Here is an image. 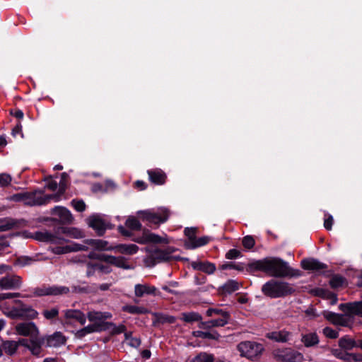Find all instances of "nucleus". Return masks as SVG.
<instances>
[{
  "label": "nucleus",
  "mask_w": 362,
  "mask_h": 362,
  "mask_svg": "<svg viewBox=\"0 0 362 362\" xmlns=\"http://www.w3.org/2000/svg\"><path fill=\"white\" fill-rule=\"evenodd\" d=\"M252 270L260 271L274 277H286L294 275L288 262L281 258L269 257L257 260L250 264Z\"/></svg>",
  "instance_id": "1"
},
{
  "label": "nucleus",
  "mask_w": 362,
  "mask_h": 362,
  "mask_svg": "<svg viewBox=\"0 0 362 362\" xmlns=\"http://www.w3.org/2000/svg\"><path fill=\"white\" fill-rule=\"evenodd\" d=\"M263 293L270 298H281L294 291L293 287L287 282L270 280L262 288Z\"/></svg>",
  "instance_id": "2"
},
{
  "label": "nucleus",
  "mask_w": 362,
  "mask_h": 362,
  "mask_svg": "<svg viewBox=\"0 0 362 362\" xmlns=\"http://www.w3.org/2000/svg\"><path fill=\"white\" fill-rule=\"evenodd\" d=\"M147 251L148 254L145 258V263L148 267H153L160 262L178 259L177 257L173 255L175 250L171 247H168L164 250L157 248L148 249Z\"/></svg>",
  "instance_id": "3"
},
{
  "label": "nucleus",
  "mask_w": 362,
  "mask_h": 362,
  "mask_svg": "<svg viewBox=\"0 0 362 362\" xmlns=\"http://www.w3.org/2000/svg\"><path fill=\"white\" fill-rule=\"evenodd\" d=\"M60 200V195L57 194H45L42 190H35L26 192L25 205L40 206L45 205L52 201L57 202Z\"/></svg>",
  "instance_id": "4"
},
{
  "label": "nucleus",
  "mask_w": 362,
  "mask_h": 362,
  "mask_svg": "<svg viewBox=\"0 0 362 362\" xmlns=\"http://www.w3.org/2000/svg\"><path fill=\"white\" fill-rule=\"evenodd\" d=\"M138 214L144 221H146L149 223L160 224L168 220L170 212L168 209L160 207L157 209L139 211Z\"/></svg>",
  "instance_id": "5"
},
{
  "label": "nucleus",
  "mask_w": 362,
  "mask_h": 362,
  "mask_svg": "<svg viewBox=\"0 0 362 362\" xmlns=\"http://www.w3.org/2000/svg\"><path fill=\"white\" fill-rule=\"evenodd\" d=\"M274 358L281 362H303L304 356L302 353L291 348L277 349L272 353Z\"/></svg>",
  "instance_id": "6"
},
{
  "label": "nucleus",
  "mask_w": 362,
  "mask_h": 362,
  "mask_svg": "<svg viewBox=\"0 0 362 362\" xmlns=\"http://www.w3.org/2000/svg\"><path fill=\"white\" fill-rule=\"evenodd\" d=\"M238 349L242 356L254 359L260 355L264 350L262 344L255 341H242L238 345Z\"/></svg>",
  "instance_id": "7"
},
{
  "label": "nucleus",
  "mask_w": 362,
  "mask_h": 362,
  "mask_svg": "<svg viewBox=\"0 0 362 362\" xmlns=\"http://www.w3.org/2000/svg\"><path fill=\"white\" fill-rule=\"evenodd\" d=\"M88 225L95 230L98 235H103L110 228V221L104 215L93 214L87 219Z\"/></svg>",
  "instance_id": "8"
},
{
  "label": "nucleus",
  "mask_w": 362,
  "mask_h": 362,
  "mask_svg": "<svg viewBox=\"0 0 362 362\" xmlns=\"http://www.w3.org/2000/svg\"><path fill=\"white\" fill-rule=\"evenodd\" d=\"M90 258H95L105 262L107 264L115 265L119 268H122L124 269H132L133 267L131 266L127 260L123 257H114L110 255H107L105 254L98 255L95 256L93 253L89 254Z\"/></svg>",
  "instance_id": "9"
},
{
  "label": "nucleus",
  "mask_w": 362,
  "mask_h": 362,
  "mask_svg": "<svg viewBox=\"0 0 362 362\" xmlns=\"http://www.w3.org/2000/svg\"><path fill=\"white\" fill-rule=\"evenodd\" d=\"M57 235L62 238L60 244L69 242V239H81L85 236L82 230L74 227H59Z\"/></svg>",
  "instance_id": "10"
},
{
  "label": "nucleus",
  "mask_w": 362,
  "mask_h": 362,
  "mask_svg": "<svg viewBox=\"0 0 362 362\" xmlns=\"http://www.w3.org/2000/svg\"><path fill=\"white\" fill-rule=\"evenodd\" d=\"M326 319L334 325L343 327H348L353 322V318L349 313L337 314L334 313H327L325 315Z\"/></svg>",
  "instance_id": "11"
},
{
  "label": "nucleus",
  "mask_w": 362,
  "mask_h": 362,
  "mask_svg": "<svg viewBox=\"0 0 362 362\" xmlns=\"http://www.w3.org/2000/svg\"><path fill=\"white\" fill-rule=\"evenodd\" d=\"M69 292V288L62 286H51L38 288L35 290V293L38 296H57L66 294Z\"/></svg>",
  "instance_id": "12"
},
{
  "label": "nucleus",
  "mask_w": 362,
  "mask_h": 362,
  "mask_svg": "<svg viewBox=\"0 0 362 362\" xmlns=\"http://www.w3.org/2000/svg\"><path fill=\"white\" fill-rule=\"evenodd\" d=\"M16 332L22 336L36 337L39 333L38 329L34 322H21L16 326Z\"/></svg>",
  "instance_id": "13"
},
{
  "label": "nucleus",
  "mask_w": 362,
  "mask_h": 362,
  "mask_svg": "<svg viewBox=\"0 0 362 362\" xmlns=\"http://www.w3.org/2000/svg\"><path fill=\"white\" fill-rule=\"evenodd\" d=\"M339 308L343 313L350 314L353 319L355 315L362 317V301L341 303Z\"/></svg>",
  "instance_id": "14"
},
{
  "label": "nucleus",
  "mask_w": 362,
  "mask_h": 362,
  "mask_svg": "<svg viewBox=\"0 0 362 362\" xmlns=\"http://www.w3.org/2000/svg\"><path fill=\"white\" fill-rule=\"evenodd\" d=\"M33 238L38 241L59 245L60 244V240H62V238L57 235V230L54 233L47 230L37 231L34 233Z\"/></svg>",
  "instance_id": "15"
},
{
  "label": "nucleus",
  "mask_w": 362,
  "mask_h": 362,
  "mask_svg": "<svg viewBox=\"0 0 362 362\" xmlns=\"http://www.w3.org/2000/svg\"><path fill=\"white\" fill-rule=\"evenodd\" d=\"M88 248L85 245L72 243L65 246H57L52 248V252L56 255L66 254L71 252L87 250Z\"/></svg>",
  "instance_id": "16"
},
{
  "label": "nucleus",
  "mask_w": 362,
  "mask_h": 362,
  "mask_svg": "<svg viewBox=\"0 0 362 362\" xmlns=\"http://www.w3.org/2000/svg\"><path fill=\"white\" fill-rule=\"evenodd\" d=\"M134 294L136 297H143L145 295L158 296L159 292L154 286L147 284H138L134 286Z\"/></svg>",
  "instance_id": "17"
},
{
  "label": "nucleus",
  "mask_w": 362,
  "mask_h": 362,
  "mask_svg": "<svg viewBox=\"0 0 362 362\" xmlns=\"http://www.w3.org/2000/svg\"><path fill=\"white\" fill-rule=\"evenodd\" d=\"M301 267L305 270L320 272L327 269V265L314 258H307L301 261Z\"/></svg>",
  "instance_id": "18"
},
{
  "label": "nucleus",
  "mask_w": 362,
  "mask_h": 362,
  "mask_svg": "<svg viewBox=\"0 0 362 362\" xmlns=\"http://www.w3.org/2000/svg\"><path fill=\"white\" fill-rule=\"evenodd\" d=\"M21 284V279L18 276H6L0 279V288L4 290L18 288Z\"/></svg>",
  "instance_id": "19"
},
{
  "label": "nucleus",
  "mask_w": 362,
  "mask_h": 362,
  "mask_svg": "<svg viewBox=\"0 0 362 362\" xmlns=\"http://www.w3.org/2000/svg\"><path fill=\"white\" fill-rule=\"evenodd\" d=\"M64 317L66 323H71L72 321H76L78 322L80 325H83L86 322L85 315L78 310H66L64 311Z\"/></svg>",
  "instance_id": "20"
},
{
  "label": "nucleus",
  "mask_w": 362,
  "mask_h": 362,
  "mask_svg": "<svg viewBox=\"0 0 362 362\" xmlns=\"http://www.w3.org/2000/svg\"><path fill=\"white\" fill-rule=\"evenodd\" d=\"M47 346L50 347H58L66 343V337L61 332H55L45 338Z\"/></svg>",
  "instance_id": "21"
},
{
  "label": "nucleus",
  "mask_w": 362,
  "mask_h": 362,
  "mask_svg": "<svg viewBox=\"0 0 362 362\" xmlns=\"http://www.w3.org/2000/svg\"><path fill=\"white\" fill-rule=\"evenodd\" d=\"M136 242L141 244L148 243H165L166 239L149 231L144 232L143 235L135 240Z\"/></svg>",
  "instance_id": "22"
},
{
  "label": "nucleus",
  "mask_w": 362,
  "mask_h": 362,
  "mask_svg": "<svg viewBox=\"0 0 362 362\" xmlns=\"http://www.w3.org/2000/svg\"><path fill=\"white\" fill-rule=\"evenodd\" d=\"M52 214L57 216L60 221L64 223H70L74 219L71 212L63 206H55L52 209Z\"/></svg>",
  "instance_id": "23"
},
{
  "label": "nucleus",
  "mask_w": 362,
  "mask_h": 362,
  "mask_svg": "<svg viewBox=\"0 0 362 362\" xmlns=\"http://www.w3.org/2000/svg\"><path fill=\"white\" fill-rule=\"evenodd\" d=\"M112 317V315L110 312L90 310L87 313L88 320L93 322H103L106 320L110 319Z\"/></svg>",
  "instance_id": "24"
},
{
  "label": "nucleus",
  "mask_w": 362,
  "mask_h": 362,
  "mask_svg": "<svg viewBox=\"0 0 362 362\" xmlns=\"http://www.w3.org/2000/svg\"><path fill=\"white\" fill-rule=\"evenodd\" d=\"M192 267L195 270L202 271L208 274H212L216 270L214 264L209 262L194 261L191 263Z\"/></svg>",
  "instance_id": "25"
},
{
  "label": "nucleus",
  "mask_w": 362,
  "mask_h": 362,
  "mask_svg": "<svg viewBox=\"0 0 362 362\" xmlns=\"http://www.w3.org/2000/svg\"><path fill=\"white\" fill-rule=\"evenodd\" d=\"M291 333L286 330L275 331L267 334V337L276 342H287L290 339Z\"/></svg>",
  "instance_id": "26"
},
{
  "label": "nucleus",
  "mask_w": 362,
  "mask_h": 362,
  "mask_svg": "<svg viewBox=\"0 0 362 362\" xmlns=\"http://www.w3.org/2000/svg\"><path fill=\"white\" fill-rule=\"evenodd\" d=\"M148 175L150 180L156 185H163L166 178L165 174L160 169L149 170Z\"/></svg>",
  "instance_id": "27"
},
{
  "label": "nucleus",
  "mask_w": 362,
  "mask_h": 362,
  "mask_svg": "<svg viewBox=\"0 0 362 362\" xmlns=\"http://www.w3.org/2000/svg\"><path fill=\"white\" fill-rule=\"evenodd\" d=\"M19 310L21 319H35L38 315V313L30 305L21 304Z\"/></svg>",
  "instance_id": "28"
},
{
  "label": "nucleus",
  "mask_w": 362,
  "mask_h": 362,
  "mask_svg": "<svg viewBox=\"0 0 362 362\" xmlns=\"http://www.w3.org/2000/svg\"><path fill=\"white\" fill-rule=\"evenodd\" d=\"M209 242V238L207 236H204L201 238H190L188 241L186 242L185 246L187 249H195L197 247H199L206 245Z\"/></svg>",
  "instance_id": "29"
},
{
  "label": "nucleus",
  "mask_w": 362,
  "mask_h": 362,
  "mask_svg": "<svg viewBox=\"0 0 362 362\" xmlns=\"http://www.w3.org/2000/svg\"><path fill=\"white\" fill-rule=\"evenodd\" d=\"M338 344L339 346L341 349L346 351H349L356 346H358V344H356V341L354 339L348 336H345L339 339Z\"/></svg>",
  "instance_id": "30"
},
{
  "label": "nucleus",
  "mask_w": 362,
  "mask_h": 362,
  "mask_svg": "<svg viewBox=\"0 0 362 362\" xmlns=\"http://www.w3.org/2000/svg\"><path fill=\"white\" fill-rule=\"evenodd\" d=\"M21 343L25 346L33 355L38 356L40 354L41 346L36 340L33 339L30 340L23 339Z\"/></svg>",
  "instance_id": "31"
},
{
  "label": "nucleus",
  "mask_w": 362,
  "mask_h": 362,
  "mask_svg": "<svg viewBox=\"0 0 362 362\" xmlns=\"http://www.w3.org/2000/svg\"><path fill=\"white\" fill-rule=\"evenodd\" d=\"M86 246V245H89L92 247H93L95 249L100 250H112V247H109L107 245V242L102 240H95V239H88L86 240L84 244Z\"/></svg>",
  "instance_id": "32"
},
{
  "label": "nucleus",
  "mask_w": 362,
  "mask_h": 362,
  "mask_svg": "<svg viewBox=\"0 0 362 362\" xmlns=\"http://www.w3.org/2000/svg\"><path fill=\"white\" fill-rule=\"evenodd\" d=\"M192 335L195 337H199L202 339H209L217 340L220 335L216 331H200L197 330L192 332Z\"/></svg>",
  "instance_id": "33"
},
{
  "label": "nucleus",
  "mask_w": 362,
  "mask_h": 362,
  "mask_svg": "<svg viewBox=\"0 0 362 362\" xmlns=\"http://www.w3.org/2000/svg\"><path fill=\"white\" fill-rule=\"evenodd\" d=\"M301 341L306 347H310L317 344L319 343V338L316 333L312 332L303 334Z\"/></svg>",
  "instance_id": "34"
},
{
  "label": "nucleus",
  "mask_w": 362,
  "mask_h": 362,
  "mask_svg": "<svg viewBox=\"0 0 362 362\" xmlns=\"http://www.w3.org/2000/svg\"><path fill=\"white\" fill-rule=\"evenodd\" d=\"M17 226L18 222L11 218H0V232L11 230Z\"/></svg>",
  "instance_id": "35"
},
{
  "label": "nucleus",
  "mask_w": 362,
  "mask_h": 362,
  "mask_svg": "<svg viewBox=\"0 0 362 362\" xmlns=\"http://www.w3.org/2000/svg\"><path fill=\"white\" fill-rule=\"evenodd\" d=\"M99 331L98 327L96 325H89L76 332V337L81 339L86 335Z\"/></svg>",
  "instance_id": "36"
},
{
  "label": "nucleus",
  "mask_w": 362,
  "mask_h": 362,
  "mask_svg": "<svg viewBox=\"0 0 362 362\" xmlns=\"http://www.w3.org/2000/svg\"><path fill=\"white\" fill-rule=\"evenodd\" d=\"M118 250L123 254L134 255L137 252L139 247L134 244H122L117 247Z\"/></svg>",
  "instance_id": "37"
},
{
  "label": "nucleus",
  "mask_w": 362,
  "mask_h": 362,
  "mask_svg": "<svg viewBox=\"0 0 362 362\" xmlns=\"http://www.w3.org/2000/svg\"><path fill=\"white\" fill-rule=\"evenodd\" d=\"M18 347V343L16 341H6L2 344V348L8 355H13L16 353Z\"/></svg>",
  "instance_id": "38"
},
{
  "label": "nucleus",
  "mask_w": 362,
  "mask_h": 362,
  "mask_svg": "<svg viewBox=\"0 0 362 362\" xmlns=\"http://www.w3.org/2000/svg\"><path fill=\"white\" fill-rule=\"evenodd\" d=\"M125 225L128 228L132 230H139L141 228V223L134 216L129 217L126 221Z\"/></svg>",
  "instance_id": "39"
},
{
  "label": "nucleus",
  "mask_w": 362,
  "mask_h": 362,
  "mask_svg": "<svg viewBox=\"0 0 362 362\" xmlns=\"http://www.w3.org/2000/svg\"><path fill=\"white\" fill-rule=\"evenodd\" d=\"M223 291L228 293H231L239 288V284L234 280L228 281L223 286Z\"/></svg>",
  "instance_id": "40"
},
{
  "label": "nucleus",
  "mask_w": 362,
  "mask_h": 362,
  "mask_svg": "<svg viewBox=\"0 0 362 362\" xmlns=\"http://www.w3.org/2000/svg\"><path fill=\"white\" fill-rule=\"evenodd\" d=\"M107 327L112 334H119L126 331V327L123 324L117 325L112 322H107Z\"/></svg>",
  "instance_id": "41"
},
{
  "label": "nucleus",
  "mask_w": 362,
  "mask_h": 362,
  "mask_svg": "<svg viewBox=\"0 0 362 362\" xmlns=\"http://www.w3.org/2000/svg\"><path fill=\"white\" fill-rule=\"evenodd\" d=\"M229 320V315L228 313H223V315L217 319L211 320L212 326L214 327H223L226 325Z\"/></svg>",
  "instance_id": "42"
},
{
  "label": "nucleus",
  "mask_w": 362,
  "mask_h": 362,
  "mask_svg": "<svg viewBox=\"0 0 362 362\" xmlns=\"http://www.w3.org/2000/svg\"><path fill=\"white\" fill-rule=\"evenodd\" d=\"M122 310L131 314H142L146 312L143 307L136 305H125L122 307Z\"/></svg>",
  "instance_id": "43"
},
{
  "label": "nucleus",
  "mask_w": 362,
  "mask_h": 362,
  "mask_svg": "<svg viewBox=\"0 0 362 362\" xmlns=\"http://www.w3.org/2000/svg\"><path fill=\"white\" fill-rule=\"evenodd\" d=\"M42 315L47 320L55 319L59 315V309L57 308H52L49 310H45Z\"/></svg>",
  "instance_id": "44"
},
{
  "label": "nucleus",
  "mask_w": 362,
  "mask_h": 362,
  "mask_svg": "<svg viewBox=\"0 0 362 362\" xmlns=\"http://www.w3.org/2000/svg\"><path fill=\"white\" fill-rule=\"evenodd\" d=\"M201 316L197 313H183V320L187 322H192L199 321Z\"/></svg>",
  "instance_id": "45"
},
{
  "label": "nucleus",
  "mask_w": 362,
  "mask_h": 362,
  "mask_svg": "<svg viewBox=\"0 0 362 362\" xmlns=\"http://www.w3.org/2000/svg\"><path fill=\"white\" fill-rule=\"evenodd\" d=\"M322 333L325 337L329 339H336L339 336L338 331L329 327H325L322 330Z\"/></svg>",
  "instance_id": "46"
},
{
  "label": "nucleus",
  "mask_w": 362,
  "mask_h": 362,
  "mask_svg": "<svg viewBox=\"0 0 362 362\" xmlns=\"http://www.w3.org/2000/svg\"><path fill=\"white\" fill-rule=\"evenodd\" d=\"M86 275L87 276H91L94 275L96 271H98V263L88 262L86 264Z\"/></svg>",
  "instance_id": "47"
},
{
  "label": "nucleus",
  "mask_w": 362,
  "mask_h": 362,
  "mask_svg": "<svg viewBox=\"0 0 362 362\" xmlns=\"http://www.w3.org/2000/svg\"><path fill=\"white\" fill-rule=\"evenodd\" d=\"M12 180L11 176L7 173L0 174V186L6 187L10 185Z\"/></svg>",
  "instance_id": "48"
},
{
  "label": "nucleus",
  "mask_w": 362,
  "mask_h": 362,
  "mask_svg": "<svg viewBox=\"0 0 362 362\" xmlns=\"http://www.w3.org/2000/svg\"><path fill=\"white\" fill-rule=\"evenodd\" d=\"M25 197L26 192H21L13 194L10 197L9 199L11 201L16 202H23L25 205Z\"/></svg>",
  "instance_id": "49"
},
{
  "label": "nucleus",
  "mask_w": 362,
  "mask_h": 362,
  "mask_svg": "<svg viewBox=\"0 0 362 362\" xmlns=\"http://www.w3.org/2000/svg\"><path fill=\"white\" fill-rule=\"evenodd\" d=\"M254 238L250 235H247L243 239V245L246 249H252L255 246Z\"/></svg>",
  "instance_id": "50"
},
{
  "label": "nucleus",
  "mask_w": 362,
  "mask_h": 362,
  "mask_svg": "<svg viewBox=\"0 0 362 362\" xmlns=\"http://www.w3.org/2000/svg\"><path fill=\"white\" fill-rule=\"evenodd\" d=\"M344 278L339 276H334L330 280V285L332 288H337L342 286Z\"/></svg>",
  "instance_id": "51"
},
{
  "label": "nucleus",
  "mask_w": 362,
  "mask_h": 362,
  "mask_svg": "<svg viewBox=\"0 0 362 362\" xmlns=\"http://www.w3.org/2000/svg\"><path fill=\"white\" fill-rule=\"evenodd\" d=\"M71 205L77 211H83L86 209V204L82 200H72Z\"/></svg>",
  "instance_id": "52"
},
{
  "label": "nucleus",
  "mask_w": 362,
  "mask_h": 362,
  "mask_svg": "<svg viewBox=\"0 0 362 362\" xmlns=\"http://www.w3.org/2000/svg\"><path fill=\"white\" fill-rule=\"evenodd\" d=\"M241 256V252L237 249L230 250L226 255L228 259H237Z\"/></svg>",
  "instance_id": "53"
},
{
  "label": "nucleus",
  "mask_w": 362,
  "mask_h": 362,
  "mask_svg": "<svg viewBox=\"0 0 362 362\" xmlns=\"http://www.w3.org/2000/svg\"><path fill=\"white\" fill-rule=\"evenodd\" d=\"M195 361L197 362H213L214 358L211 356L206 354H200L196 357Z\"/></svg>",
  "instance_id": "54"
},
{
  "label": "nucleus",
  "mask_w": 362,
  "mask_h": 362,
  "mask_svg": "<svg viewBox=\"0 0 362 362\" xmlns=\"http://www.w3.org/2000/svg\"><path fill=\"white\" fill-rule=\"evenodd\" d=\"M333 355L339 359L348 361L349 354L343 353L340 349H334L332 351Z\"/></svg>",
  "instance_id": "55"
},
{
  "label": "nucleus",
  "mask_w": 362,
  "mask_h": 362,
  "mask_svg": "<svg viewBox=\"0 0 362 362\" xmlns=\"http://www.w3.org/2000/svg\"><path fill=\"white\" fill-rule=\"evenodd\" d=\"M7 315L13 319L21 318L19 307L11 308L7 313Z\"/></svg>",
  "instance_id": "56"
},
{
  "label": "nucleus",
  "mask_w": 362,
  "mask_h": 362,
  "mask_svg": "<svg viewBox=\"0 0 362 362\" xmlns=\"http://www.w3.org/2000/svg\"><path fill=\"white\" fill-rule=\"evenodd\" d=\"M21 294L19 293H0V300H3L5 299L13 298L16 297H20Z\"/></svg>",
  "instance_id": "57"
},
{
  "label": "nucleus",
  "mask_w": 362,
  "mask_h": 362,
  "mask_svg": "<svg viewBox=\"0 0 362 362\" xmlns=\"http://www.w3.org/2000/svg\"><path fill=\"white\" fill-rule=\"evenodd\" d=\"M332 224H333V217H332V216L329 215L328 217L325 219L324 226L327 230H329L332 229Z\"/></svg>",
  "instance_id": "58"
},
{
  "label": "nucleus",
  "mask_w": 362,
  "mask_h": 362,
  "mask_svg": "<svg viewBox=\"0 0 362 362\" xmlns=\"http://www.w3.org/2000/svg\"><path fill=\"white\" fill-rule=\"evenodd\" d=\"M127 344L134 348H137L141 344V340L139 338L137 337H132L130 339V340L127 342Z\"/></svg>",
  "instance_id": "59"
},
{
  "label": "nucleus",
  "mask_w": 362,
  "mask_h": 362,
  "mask_svg": "<svg viewBox=\"0 0 362 362\" xmlns=\"http://www.w3.org/2000/svg\"><path fill=\"white\" fill-rule=\"evenodd\" d=\"M350 359L356 362H361L362 361V354H349L348 361Z\"/></svg>",
  "instance_id": "60"
},
{
  "label": "nucleus",
  "mask_w": 362,
  "mask_h": 362,
  "mask_svg": "<svg viewBox=\"0 0 362 362\" xmlns=\"http://www.w3.org/2000/svg\"><path fill=\"white\" fill-rule=\"evenodd\" d=\"M199 327L200 329H211L212 327H214L212 326L211 320H209V321H206V322H201L199 324Z\"/></svg>",
  "instance_id": "61"
},
{
  "label": "nucleus",
  "mask_w": 362,
  "mask_h": 362,
  "mask_svg": "<svg viewBox=\"0 0 362 362\" xmlns=\"http://www.w3.org/2000/svg\"><path fill=\"white\" fill-rule=\"evenodd\" d=\"M195 230L196 229L194 228H186L185 229V234L189 238V240L190 238H194Z\"/></svg>",
  "instance_id": "62"
},
{
  "label": "nucleus",
  "mask_w": 362,
  "mask_h": 362,
  "mask_svg": "<svg viewBox=\"0 0 362 362\" xmlns=\"http://www.w3.org/2000/svg\"><path fill=\"white\" fill-rule=\"evenodd\" d=\"M57 182L52 180H49L46 185L47 188L52 191L56 190L57 189Z\"/></svg>",
  "instance_id": "63"
},
{
  "label": "nucleus",
  "mask_w": 362,
  "mask_h": 362,
  "mask_svg": "<svg viewBox=\"0 0 362 362\" xmlns=\"http://www.w3.org/2000/svg\"><path fill=\"white\" fill-rule=\"evenodd\" d=\"M98 272H100L102 273L108 274L111 272V269L109 266L103 265L100 263H98Z\"/></svg>",
  "instance_id": "64"
}]
</instances>
